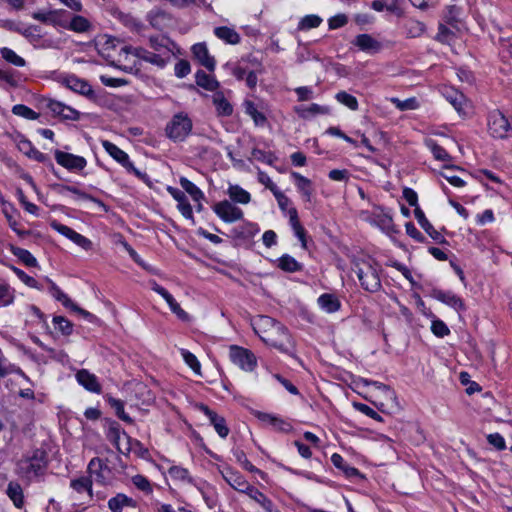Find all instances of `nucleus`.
I'll use <instances>...</instances> for the list:
<instances>
[{
  "label": "nucleus",
  "instance_id": "c03bdc74",
  "mask_svg": "<svg viewBox=\"0 0 512 512\" xmlns=\"http://www.w3.org/2000/svg\"><path fill=\"white\" fill-rule=\"evenodd\" d=\"M196 84L208 91H214L218 88L219 83L212 76L202 70L197 71L195 75Z\"/></svg>",
  "mask_w": 512,
  "mask_h": 512
},
{
  "label": "nucleus",
  "instance_id": "13d9d810",
  "mask_svg": "<svg viewBox=\"0 0 512 512\" xmlns=\"http://www.w3.org/2000/svg\"><path fill=\"white\" fill-rule=\"evenodd\" d=\"M406 33L411 38H416L421 36L425 32V25L421 21L410 19L407 21L406 25Z\"/></svg>",
  "mask_w": 512,
  "mask_h": 512
},
{
  "label": "nucleus",
  "instance_id": "37998d69",
  "mask_svg": "<svg viewBox=\"0 0 512 512\" xmlns=\"http://www.w3.org/2000/svg\"><path fill=\"white\" fill-rule=\"evenodd\" d=\"M169 476L174 480L183 484H192L193 479L189 471L181 466H171L168 469Z\"/></svg>",
  "mask_w": 512,
  "mask_h": 512
},
{
  "label": "nucleus",
  "instance_id": "864d4df0",
  "mask_svg": "<svg viewBox=\"0 0 512 512\" xmlns=\"http://www.w3.org/2000/svg\"><path fill=\"white\" fill-rule=\"evenodd\" d=\"M335 99L352 111H356L359 107L357 98L346 91H339L336 93Z\"/></svg>",
  "mask_w": 512,
  "mask_h": 512
},
{
  "label": "nucleus",
  "instance_id": "39448f33",
  "mask_svg": "<svg viewBox=\"0 0 512 512\" xmlns=\"http://www.w3.org/2000/svg\"><path fill=\"white\" fill-rule=\"evenodd\" d=\"M229 358L234 365L246 372H252L257 367L255 354L251 350L238 345L229 347Z\"/></svg>",
  "mask_w": 512,
  "mask_h": 512
},
{
  "label": "nucleus",
  "instance_id": "9b49d317",
  "mask_svg": "<svg viewBox=\"0 0 512 512\" xmlns=\"http://www.w3.org/2000/svg\"><path fill=\"white\" fill-rule=\"evenodd\" d=\"M46 107L54 116L61 117L64 120L77 121L80 119V113L77 110L60 101L48 99L46 100Z\"/></svg>",
  "mask_w": 512,
  "mask_h": 512
},
{
  "label": "nucleus",
  "instance_id": "8fccbe9b",
  "mask_svg": "<svg viewBox=\"0 0 512 512\" xmlns=\"http://www.w3.org/2000/svg\"><path fill=\"white\" fill-rule=\"evenodd\" d=\"M213 102L219 115L230 116L233 113L232 105L222 94H216Z\"/></svg>",
  "mask_w": 512,
  "mask_h": 512
},
{
  "label": "nucleus",
  "instance_id": "ddd939ff",
  "mask_svg": "<svg viewBox=\"0 0 512 512\" xmlns=\"http://www.w3.org/2000/svg\"><path fill=\"white\" fill-rule=\"evenodd\" d=\"M442 95L454 107L460 116H465L467 114L466 110L469 103L462 92L453 88H444Z\"/></svg>",
  "mask_w": 512,
  "mask_h": 512
},
{
  "label": "nucleus",
  "instance_id": "774afa93",
  "mask_svg": "<svg viewBox=\"0 0 512 512\" xmlns=\"http://www.w3.org/2000/svg\"><path fill=\"white\" fill-rule=\"evenodd\" d=\"M432 333L440 338H443L450 334V329L448 326L440 319H436L432 321L431 324Z\"/></svg>",
  "mask_w": 512,
  "mask_h": 512
},
{
  "label": "nucleus",
  "instance_id": "58836bf2",
  "mask_svg": "<svg viewBox=\"0 0 512 512\" xmlns=\"http://www.w3.org/2000/svg\"><path fill=\"white\" fill-rule=\"evenodd\" d=\"M296 111L301 118L305 119L315 115H327L330 113V108L328 106L313 103L306 107H299Z\"/></svg>",
  "mask_w": 512,
  "mask_h": 512
},
{
  "label": "nucleus",
  "instance_id": "680f3d73",
  "mask_svg": "<svg viewBox=\"0 0 512 512\" xmlns=\"http://www.w3.org/2000/svg\"><path fill=\"white\" fill-rule=\"evenodd\" d=\"M1 56L9 63L17 66V67H23L25 66V60L20 57L19 55H17L15 53V51H13L12 49L10 48H2L1 51Z\"/></svg>",
  "mask_w": 512,
  "mask_h": 512
},
{
  "label": "nucleus",
  "instance_id": "f3484780",
  "mask_svg": "<svg viewBox=\"0 0 512 512\" xmlns=\"http://www.w3.org/2000/svg\"><path fill=\"white\" fill-rule=\"evenodd\" d=\"M431 297L455 309L456 311L465 309V304L463 300L451 291L433 289L431 291Z\"/></svg>",
  "mask_w": 512,
  "mask_h": 512
},
{
  "label": "nucleus",
  "instance_id": "7c9ffc66",
  "mask_svg": "<svg viewBox=\"0 0 512 512\" xmlns=\"http://www.w3.org/2000/svg\"><path fill=\"white\" fill-rule=\"evenodd\" d=\"M291 176L296 181V186L305 201L310 202L313 195L312 182L298 172H291Z\"/></svg>",
  "mask_w": 512,
  "mask_h": 512
},
{
  "label": "nucleus",
  "instance_id": "6ab92c4d",
  "mask_svg": "<svg viewBox=\"0 0 512 512\" xmlns=\"http://www.w3.org/2000/svg\"><path fill=\"white\" fill-rule=\"evenodd\" d=\"M167 191L177 201V208L186 218L194 222L193 210L185 193L175 187L168 186Z\"/></svg>",
  "mask_w": 512,
  "mask_h": 512
},
{
  "label": "nucleus",
  "instance_id": "49530a36",
  "mask_svg": "<svg viewBox=\"0 0 512 512\" xmlns=\"http://www.w3.org/2000/svg\"><path fill=\"white\" fill-rule=\"evenodd\" d=\"M108 404L115 410L116 415L124 422L132 423V418L124 410V402L111 396L106 398Z\"/></svg>",
  "mask_w": 512,
  "mask_h": 512
},
{
  "label": "nucleus",
  "instance_id": "cd10ccee",
  "mask_svg": "<svg viewBox=\"0 0 512 512\" xmlns=\"http://www.w3.org/2000/svg\"><path fill=\"white\" fill-rule=\"evenodd\" d=\"M6 495L13 502L14 506L22 509L25 505L24 492L17 481H10L6 488Z\"/></svg>",
  "mask_w": 512,
  "mask_h": 512
},
{
  "label": "nucleus",
  "instance_id": "20e7f679",
  "mask_svg": "<svg viewBox=\"0 0 512 512\" xmlns=\"http://www.w3.org/2000/svg\"><path fill=\"white\" fill-rule=\"evenodd\" d=\"M262 341L283 353H289L294 346L287 328L280 322L267 335H263Z\"/></svg>",
  "mask_w": 512,
  "mask_h": 512
},
{
  "label": "nucleus",
  "instance_id": "4468645a",
  "mask_svg": "<svg viewBox=\"0 0 512 512\" xmlns=\"http://www.w3.org/2000/svg\"><path fill=\"white\" fill-rule=\"evenodd\" d=\"M224 480L236 491L246 494L250 489V484L246 478L238 471L226 468L221 472Z\"/></svg>",
  "mask_w": 512,
  "mask_h": 512
},
{
  "label": "nucleus",
  "instance_id": "338daca9",
  "mask_svg": "<svg viewBox=\"0 0 512 512\" xmlns=\"http://www.w3.org/2000/svg\"><path fill=\"white\" fill-rule=\"evenodd\" d=\"M16 195H17V198L19 200V202L21 203V205L23 206V208L30 214L32 215H38V206L35 205L34 203H31L27 200V197L25 196L23 190L21 188H18L16 190Z\"/></svg>",
  "mask_w": 512,
  "mask_h": 512
},
{
  "label": "nucleus",
  "instance_id": "79ce46f5",
  "mask_svg": "<svg viewBox=\"0 0 512 512\" xmlns=\"http://www.w3.org/2000/svg\"><path fill=\"white\" fill-rule=\"evenodd\" d=\"M258 418L263 423L269 424L272 427H274L278 430H281V431H288L291 428L290 424H288L283 419H281L275 415H272V414L259 413Z\"/></svg>",
  "mask_w": 512,
  "mask_h": 512
},
{
  "label": "nucleus",
  "instance_id": "72a5a7b5",
  "mask_svg": "<svg viewBox=\"0 0 512 512\" xmlns=\"http://www.w3.org/2000/svg\"><path fill=\"white\" fill-rule=\"evenodd\" d=\"M70 487L79 494L86 493L87 497L91 500L92 493V479L87 476H81L70 481Z\"/></svg>",
  "mask_w": 512,
  "mask_h": 512
},
{
  "label": "nucleus",
  "instance_id": "393cba45",
  "mask_svg": "<svg viewBox=\"0 0 512 512\" xmlns=\"http://www.w3.org/2000/svg\"><path fill=\"white\" fill-rule=\"evenodd\" d=\"M353 45L359 48V50L367 53H376L380 51L381 44L379 41L374 39L369 34H359L353 40Z\"/></svg>",
  "mask_w": 512,
  "mask_h": 512
},
{
  "label": "nucleus",
  "instance_id": "e2e57ef3",
  "mask_svg": "<svg viewBox=\"0 0 512 512\" xmlns=\"http://www.w3.org/2000/svg\"><path fill=\"white\" fill-rule=\"evenodd\" d=\"M55 329H58L64 335H70L73 330L72 323L63 316H55L53 318Z\"/></svg>",
  "mask_w": 512,
  "mask_h": 512
},
{
  "label": "nucleus",
  "instance_id": "f03ea898",
  "mask_svg": "<svg viewBox=\"0 0 512 512\" xmlns=\"http://www.w3.org/2000/svg\"><path fill=\"white\" fill-rule=\"evenodd\" d=\"M353 271L358 277L361 287L370 293L378 292L381 287L380 264L373 258L367 257L354 263Z\"/></svg>",
  "mask_w": 512,
  "mask_h": 512
},
{
  "label": "nucleus",
  "instance_id": "0eeeda50",
  "mask_svg": "<svg viewBox=\"0 0 512 512\" xmlns=\"http://www.w3.org/2000/svg\"><path fill=\"white\" fill-rule=\"evenodd\" d=\"M120 53L126 56L131 54L138 59L144 60L158 68H164L171 58L157 52L148 51L142 47L124 46Z\"/></svg>",
  "mask_w": 512,
  "mask_h": 512
},
{
  "label": "nucleus",
  "instance_id": "1a4fd4ad",
  "mask_svg": "<svg viewBox=\"0 0 512 512\" xmlns=\"http://www.w3.org/2000/svg\"><path fill=\"white\" fill-rule=\"evenodd\" d=\"M54 156L56 162L69 171H81L87 165V161L84 157L61 150H56Z\"/></svg>",
  "mask_w": 512,
  "mask_h": 512
},
{
  "label": "nucleus",
  "instance_id": "bb28decb",
  "mask_svg": "<svg viewBox=\"0 0 512 512\" xmlns=\"http://www.w3.org/2000/svg\"><path fill=\"white\" fill-rule=\"evenodd\" d=\"M279 322L269 316H258L252 323L253 330L263 340V335H267Z\"/></svg>",
  "mask_w": 512,
  "mask_h": 512
},
{
  "label": "nucleus",
  "instance_id": "0e129e2a",
  "mask_svg": "<svg viewBox=\"0 0 512 512\" xmlns=\"http://www.w3.org/2000/svg\"><path fill=\"white\" fill-rule=\"evenodd\" d=\"M454 168H455L454 166H445L444 170L440 173V175L454 187L465 186L466 182L462 178H460L456 175H452L450 173V171L453 170Z\"/></svg>",
  "mask_w": 512,
  "mask_h": 512
},
{
  "label": "nucleus",
  "instance_id": "9d476101",
  "mask_svg": "<svg viewBox=\"0 0 512 512\" xmlns=\"http://www.w3.org/2000/svg\"><path fill=\"white\" fill-rule=\"evenodd\" d=\"M67 12L62 9L49 10V11H37L32 13V18L43 24L59 26L64 28L66 25Z\"/></svg>",
  "mask_w": 512,
  "mask_h": 512
},
{
  "label": "nucleus",
  "instance_id": "aec40b11",
  "mask_svg": "<svg viewBox=\"0 0 512 512\" xmlns=\"http://www.w3.org/2000/svg\"><path fill=\"white\" fill-rule=\"evenodd\" d=\"M199 409L208 417L217 434L221 438H226L229 434V428L226 425L225 419L204 404H201Z\"/></svg>",
  "mask_w": 512,
  "mask_h": 512
},
{
  "label": "nucleus",
  "instance_id": "6e6552de",
  "mask_svg": "<svg viewBox=\"0 0 512 512\" xmlns=\"http://www.w3.org/2000/svg\"><path fill=\"white\" fill-rule=\"evenodd\" d=\"M213 211L215 214L226 223H233L239 221L243 218V211L229 202L228 200H224L216 203L213 206Z\"/></svg>",
  "mask_w": 512,
  "mask_h": 512
},
{
  "label": "nucleus",
  "instance_id": "a19ab883",
  "mask_svg": "<svg viewBox=\"0 0 512 512\" xmlns=\"http://www.w3.org/2000/svg\"><path fill=\"white\" fill-rule=\"evenodd\" d=\"M227 193L232 201L240 204H248L251 200L250 193L239 185H230Z\"/></svg>",
  "mask_w": 512,
  "mask_h": 512
},
{
  "label": "nucleus",
  "instance_id": "a18cd8bd",
  "mask_svg": "<svg viewBox=\"0 0 512 512\" xmlns=\"http://www.w3.org/2000/svg\"><path fill=\"white\" fill-rule=\"evenodd\" d=\"M179 182L181 187L192 197L195 202H200L202 199H204V193L189 179L181 177Z\"/></svg>",
  "mask_w": 512,
  "mask_h": 512
},
{
  "label": "nucleus",
  "instance_id": "5fc2aeb1",
  "mask_svg": "<svg viewBox=\"0 0 512 512\" xmlns=\"http://www.w3.org/2000/svg\"><path fill=\"white\" fill-rule=\"evenodd\" d=\"M322 23V18L315 14L304 16L298 23V30L307 31L317 28Z\"/></svg>",
  "mask_w": 512,
  "mask_h": 512
},
{
  "label": "nucleus",
  "instance_id": "f257e3e1",
  "mask_svg": "<svg viewBox=\"0 0 512 512\" xmlns=\"http://www.w3.org/2000/svg\"><path fill=\"white\" fill-rule=\"evenodd\" d=\"M48 464V453L36 448L25 452L16 462L15 474L27 483L39 481L45 476Z\"/></svg>",
  "mask_w": 512,
  "mask_h": 512
},
{
  "label": "nucleus",
  "instance_id": "5701e85b",
  "mask_svg": "<svg viewBox=\"0 0 512 512\" xmlns=\"http://www.w3.org/2000/svg\"><path fill=\"white\" fill-rule=\"evenodd\" d=\"M401 4L402 0H374L371 3V7L377 12L386 10L398 17H401L404 15V9Z\"/></svg>",
  "mask_w": 512,
  "mask_h": 512
},
{
  "label": "nucleus",
  "instance_id": "bf43d9fd",
  "mask_svg": "<svg viewBox=\"0 0 512 512\" xmlns=\"http://www.w3.org/2000/svg\"><path fill=\"white\" fill-rule=\"evenodd\" d=\"M14 290L4 281H0V306H8L14 301Z\"/></svg>",
  "mask_w": 512,
  "mask_h": 512
},
{
  "label": "nucleus",
  "instance_id": "e433bc0d",
  "mask_svg": "<svg viewBox=\"0 0 512 512\" xmlns=\"http://www.w3.org/2000/svg\"><path fill=\"white\" fill-rule=\"evenodd\" d=\"M331 462L333 463V465L342 470L343 473L345 474L346 477L348 478H352V477H356V476H361V473L359 472V470L355 467H352L350 465H348L346 463V461L344 460V458L338 454V453H334L332 454L331 456Z\"/></svg>",
  "mask_w": 512,
  "mask_h": 512
},
{
  "label": "nucleus",
  "instance_id": "4c0bfd02",
  "mask_svg": "<svg viewBox=\"0 0 512 512\" xmlns=\"http://www.w3.org/2000/svg\"><path fill=\"white\" fill-rule=\"evenodd\" d=\"M125 506L135 507L136 502L122 493H118L108 501V507L112 512H122V509Z\"/></svg>",
  "mask_w": 512,
  "mask_h": 512
},
{
  "label": "nucleus",
  "instance_id": "de8ad7c7",
  "mask_svg": "<svg viewBox=\"0 0 512 512\" xmlns=\"http://www.w3.org/2000/svg\"><path fill=\"white\" fill-rule=\"evenodd\" d=\"M54 189L62 194L64 192H71L75 195H77L80 199H83V200H90V201H93V202H96V203H100L99 200H97L96 198H94L93 196L79 190L77 187L75 186H69V185H63V184H57L54 186Z\"/></svg>",
  "mask_w": 512,
  "mask_h": 512
},
{
  "label": "nucleus",
  "instance_id": "7ed1b4c3",
  "mask_svg": "<svg viewBox=\"0 0 512 512\" xmlns=\"http://www.w3.org/2000/svg\"><path fill=\"white\" fill-rule=\"evenodd\" d=\"M192 128L193 123L188 114L178 112L166 124L165 134L173 142H182L189 136Z\"/></svg>",
  "mask_w": 512,
  "mask_h": 512
},
{
  "label": "nucleus",
  "instance_id": "2eb2a0df",
  "mask_svg": "<svg viewBox=\"0 0 512 512\" xmlns=\"http://www.w3.org/2000/svg\"><path fill=\"white\" fill-rule=\"evenodd\" d=\"M50 292L52 296L59 302L62 303L66 308L71 309L74 312L79 313L81 316L87 319H92L94 316L76 305L54 282H50Z\"/></svg>",
  "mask_w": 512,
  "mask_h": 512
},
{
  "label": "nucleus",
  "instance_id": "412c9836",
  "mask_svg": "<svg viewBox=\"0 0 512 512\" xmlns=\"http://www.w3.org/2000/svg\"><path fill=\"white\" fill-rule=\"evenodd\" d=\"M192 52L195 59L198 62L207 68L209 71H214L215 69V59L209 54L208 48L205 43H197L192 46Z\"/></svg>",
  "mask_w": 512,
  "mask_h": 512
},
{
  "label": "nucleus",
  "instance_id": "423d86ee",
  "mask_svg": "<svg viewBox=\"0 0 512 512\" xmlns=\"http://www.w3.org/2000/svg\"><path fill=\"white\" fill-rule=\"evenodd\" d=\"M488 131L494 138L504 139L509 136L512 130L511 124L506 116L498 109L488 114Z\"/></svg>",
  "mask_w": 512,
  "mask_h": 512
},
{
  "label": "nucleus",
  "instance_id": "603ef678",
  "mask_svg": "<svg viewBox=\"0 0 512 512\" xmlns=\"http://www.w3.org/2000/svg\"><path fill=\"white\" fill-rule=\"evenodd\" d=\"M245 112L253 119L257 126H263L267 121L266 116L260 112L251 101L245 103Z\"/></svg>",
  "mask_w": 512,
  "mask_h": 512
},
{
  "label": "nucleus",
  "instance_id": "6e6d98bb",
  "mask_svg": "<svg viewBox=\"0 0 512 512\" xmlns=\"http://www.w3.org/2000/svg\"><path fill=\"white\" fill-rule=\"evenodd\" d=\"M181 356L184 362L193 370V372L199 376L201 373V364L198 361L197 357L186 349H180Z\"/></svg>",
  "mask_w": 512,
  "mask_h": 512
},
{
  "label": "nucleus",
  "instance_id": "09e8293b",
  "mask_svg": "<svg viewBox=\"0 0 512 512\" xmlns=\"http://www.w3.org/2000/svg\"><path fill=\"white\" fill-rule=\"evenodd\" d=\"M11 252L26 266L35 267L37 265L36 258L26 249L13 246Z\"/></svg>",
  "mask_w": 512,
  "mask_h": 512
},
{
  "label": "nucleus",
  "instance_id": "a878e982",
  "mask_svg": "<svg viewBox=\"0 0 512 512\" xmlns=\"http://www.w3.org/2000/svg\"><path fill=\"white\" fill-rule=\"evenodd\" d=\"M246 495L259 504L265 512H280L273 504L272 500L269 499L264 493H262L255 486H251Z\"/></svg>",
  "mask_w": 512,
  "mask_h": 512
},
{
  "label": "nucleus",
  "instance_id": "c85d7f7f",
  "mask_svg": "<svg viewBox=\"0 0 512 512\" xmlns=\"http://www.w3.org/2000/svg\"><path fill=\"white\" fill-rule=\"evenodd\" d=\"M65 83L69 89L81 95L90 97L94 94L90 84L74 75L67 77Z\"/></svg>",
  "mask_w": 512,
  "mask_h": 512
},
{
  "label": "nucleus",
  "instance_id": "b1692460",
  "mask_svg": "<svg viewBox=\"0 0 512 512\" xmlns=\"http://www.w3.org/2000/svg\"><path fill=\"white\" fill-rule=\"evenodd\" d=\"M414 216L417 220V222L419 223V225L421 226L422 229L425 230V232L435 241L439 242V243H444L445 242V239L444 237L441 235L440 232H438L433 226L432 224L428 221V219L426 218L424 212L421 210L420 207H416L414 209Z\"/></svg>",
  "mask_w": 512,
  "mask_h": 512
},
{
  "label": "nucleus",
  "instance_id": "473e14b6",
  "mask_svg": "<svg viewBox=\"0 0 512 512\" xmlns=\"http://www.w3.org/2000/svg\"><path fill=\"white\" fill-rule=\"evenodd\" d=\"M214 34L220 40L231 45L238 44L241 39L239 33L234 28L228 26L216 27Z\"/></svg>",
  "mask_w": 512,
  "mask_h": 512
},
{
  "label": "nucleus",
  "instance_id": "4be33fe9",
  "mask_svg": "<svg viewBox=\"0 0 512 512\" xmlns=\"http://www.w3.org/2000/svg\"><path fill=\"white\" fill-rule=\"evenodd\" d=\"M78 383L86 390L99 394L101 392V385L96 375L90 373L86 369H81L76 373Z\"/></svg>",
  "mask_w": 512,
  "mask_h": 512
},
{
  "label": "nucleus",
  "instance_id": "dca6fc26",
  "mask_svg": "<svg viewBox=\"0 0 512 512\" xmlns=\"http://www.w3.org/2000/svg\"><path fill=\"white\" fill-rule=\"evenodd\" d=\"M50 292L52 296L59 302L62 303L66 308L71 309L74 312L79 313L81 316L87 319H92L94 316L76 305L54 282H50Z\"/></svg>",
  "mask_w": 512,
  "mask_h": 512
},
{
  "label": "nucleus",
  "instance_id": "c756f323",
  "mask_svg": "<svg viewBox=\"0 0 512 512\" xmlns=\"http://www.w3.org/2000/svg\"><path fill=\"white\" fill-rule=\"evenodd\" d=\"M147 20L153 28L162 30L168 26L171 18L165 11L153 9L147 14Z\"/></svg>",
  "mask_w": 512,
  "mask_h": 512
},
{
  "label": "nucleus",
  "instance_id": "052dcab7",
  "mask_svg": "<svg viewBox=\"0 0 512 512\" xmlns=\"http://www.w3.org/2000/svg\"><path fill=\"white\" fill-rule=\"evenodd\" d=\"M121 434L125 435L126 437H128L126 435V433L121 429V426L119 425L118 422L116 421H110L109 422V425H108V430H107V438L113 443L115 444L116 446H118V443H119V439H120V436Z\"/></svg>",
  "mask_w": 512,
  "mask_h": 512
},
{
  "label": "nucleus",
  "instance_id": "f704fd0d",
  "mask_svg": "<svg viewBox=\"0 0 512 512\" xmlns=\"http://www.w3.org/2000/svg\"><path fill=\"white\" fill-rule=\"evenodd\" d=\"M319 307L327 313H334L341 307L339 299L330 293H324L317 299Z\"/></svg>",
  "mask_w": 512,
  "mask_h": 512
},
{
  "label": "nucleus",
  "instance_id": "4d7b16f0",
  "mask_svg": "<svg viewBox=\"0 0 512 512\" xmlns=\"http://www.w3.org/2000/svg\"><path fill=\"white\" fill-rule=\"evenodd\" d=\"M102 146L105 149V151L118 163L121 162L123 159H126L127 153L120 149L117 145L110 141H103Z\"/></svg>",
  "mask_w": 512,
  "mask_h": 512
},
{
  "label": "nucleus",
  "instance_id": "3c124183",
  "mask_svg": "<svg viewBox=\"0 0 512 512\" xmlns=\"http://www.w3.org/2000/svg\"><path fill=\"white\" fill-rule=\"evenodd\" d=\"M252 159L266 163L270 166L274 165V163L278 160L277 156L273 152H266L258 148H254L251 151V158L249 160Z\"/></svg>",
  "mask_w": 512,
  "mask_h": 512
},
{
  "label": "nucleus",
  "instance_id": "c9c22d12",
  "mask_svg": "<svg viewBox=\"0 0 512 512\" xmlns=\"http://www.w3.org/2000/svg\"><path fill=\"white\" fill-rule=\"evenodd\" d=\"M170 40L164 36H151L149 37V45L154 50V52L164 54L165 56L171 58L172 51L169 47Z\"/></svg>",
  "mask_w": 512,
  "mask_h": 512
},
{
  "label": "nucleus",
  "instance_id": "69168bd1",
  "mask_svg": "<svg viewBox=\"0 0 512 512\" xmlns=\"http://www.w3.org/2000/svg\"><path fill=\"white\" fill-rule=\"evenodd\" d=\"M12 112L15 115L24 117L29 120H35L39 117V114L34 110L23 104H17L12 108Z\"/></svg>",
  "mask_w": 512,
  "mask_h": 512
},
{
  "label": "nucleus",
  "instance_id": "f8f14e48",
  "mask_svg": "<svg viewBox=\"0 0 512 512\" xmlns=\"http://www.w3.org/2000/svg\"><path fill=\"white\" fill-rule=\"evenodd\" d=\"M152 290L158 293L163 299L167 302L170 310L182 321H188L189 315L185 312L178 302L174 299V297L161 285H159L156 281L152 282L151 286Z\"/></svg>",
  "mask_w": 512,
  "mask_h": 512
},
{
  "label": "nucleus",
  "instance_id": "a211bd4d",
  "mask_svg": "<svg viewBox=\"0 0 512 512\" xmlns=\"http://www.w3.org/2000/svg\"><path fill=\"white\" fill-rule=\"evenodd\" d=\"M87 472L89 474L87 477H90L92 482L95 481L97 483L104 484L107 479L109 468L102 459L95 457L90 460Z\"/></svg>",
  "mask_w": 512,
  "mask_h": 512
},
{
  "label": "nucleus",
  "instance_id": "2f4dec72",
  "mask_svg": "<svg viewBox=\"0 0 512 512\" xmlns=\"http://www.w3.org/2000/svg\"><path fill=\"white\" fill-rule=\"evenodd\" d=\"M91 28L92 25L90 21L81 15H74L71 20H68L66 17V25L64 26V29H68L77 33H85L90 31Z\"/></svg>",
  "mask_w": 512,
  "mask_h": 512
},
{
  "label": "nucleus",
  "instance_id": "ea45409f",
  "mask_svg": "<svg viewBox=\"0 0 512 512\" xmlns=\"http://www.w3.org/2000/svg\"><path fill=\"white\" fill-rule=\"evenodd\" d=\"M278 267L289 273L301 271L303 265L299 263L294 257L285 254L278 259Z\"/></svg>",
  "mask_w": 512,
  "mask_h": 512
}]
</instances>
